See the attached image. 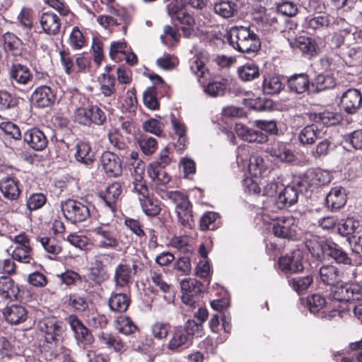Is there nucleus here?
Returning <instances> with one entry per match:
<instances>
[{
    "instance_id": "f257e3e1",
    "label": "nucleus",
    "mask_w": 362,
    "mask_h": 362,
    "mask_svg": "<svg viewBox=\"0 0 362 362\" xmlns=\"http://www.w3.org/2000/svg\"><path fill=\"white\" fill-rule=\"evenodd\" d=\"M37 327L44 334L45 343L42 353L45 360L61 362L68 356L69 349L61 341L62 323L54 317H45L38 322Z\"/></svg>"
},
{
    "instance_id": "f03ea898",
    "label": "nucleus",
    "mask_w": 362,
    "mask_h": 362,
    "mask_svg": "<svg viewBox=\"0 0 362 362\" xmlns=\"http://www.w3.org/2000/svg\"><path fill=\"white\" fill-rule=\"evenodd\" d=\"M305 238V244L313 257L321 259L325 255L338 264H351L352 260L348 254L337 243L311 234Z\"/></svg>"
},
{
    "instance_id": "7ed1b4c3",
    "label": "nucleus",
    "mask_w": 362,
    "mask_h": 362,
    "mask_svg": "<svg viewBox=\"0 0 362 362\" xmlns=\"http://www.w3.org/2000/svg\"><path fill=\"white\" fill-rule=\"evenodd\" d=\"M227 39L235 49L243 53L257 52L261 47L259 37L249 27H232L228 33Z\"/></svg>"
},
{
    "instance_id": "20e7f679",
    "label": "nucleus",
    "mask_w": 362,
    "mask_h": 362,
    "mask_svg": "<svg viewBox=\"0 0 362 362\" xmlns=\"http://www.w3.org/2000/svg\"><path fill=\"white\" fill-rule=\"evenodd\" d=\"M262 220L272 225V231L276 237L291 240H298L301 237L302 231L298 226L299 221L293 216L269 217L264 212Z\"/></svg>"
},
{
    "instance_id": "39448f33",
    "label": "nucleus",
    "mask_w": 362,
    "mask_h": 362,
    "mask_svg": "<svg viewBox=\"0 0 362 362\" xmlns=\"http://www.w3.org/2000/svg\"><path fill=\"white\" fill-rule=\"evenodd\" d=\"M248 146H240L237 151V163L240 168L247 166L248 170L253 177H263L268 169L264 159L259 156L253 155L249 158Z\"/></svg>"
},
{
    "instance_id": "423d86ee",
    "label": "nucleus",
    "mask_w": 362,
    "mask_h": 362,
    "mask_svg": "<svg viewBox=\"0 0 362 362\" xmlns=\"http://www.w3.org/2000/svg\"><path fill=\"white\" fill-rule=\"evenodd\" d=\"M91 232L98 248L111 250L119 245L118 233L115 226L109 223H100L93 227Z\"/></svg>"
},
{
    "instance_id": "0eeeda50",
    "label": "nucleus",
    "mask_w": 362,
    "mask_h": 362,
    "mask_svg": "<svg viewBox=\"0 0 362 362\" xmlns=\"http://www.w3.org/2000/svg\"><path fill=\"white\" fill-rule=\"evenodd\" d=\"M91 204L74 199H67L61 203V209L64 217L73 223L85 221L90 215Z\"/></svg>"
},
{
    "instance_id": "6e6552de",
    "label": "nucleus",
    "mask_w": 362,
    "mask_h": 362,
    "mask_svg": "<svg viewBox=\"0 0 362 362\" xmlns=\"http://www.w3.org/2000/svg\"><path fill=\"white\" fill-rule=\"evenodd\" d=\"M8 79L14 89L21 90L32 83L33 76L27 66L16 63L8 69Z\"/></svg>"
},
{
    "instance_id": "1a4fd4ad",
    "label": "nucleus",
    "mask_w": 362,
    "mask_h": 362,
    "mask_svg": "<svg viewBox=\"0 0 362 362\" xmlns=\"http://www.w3.org/2000/svg\"><path fill=\"white\" fill-rule=\"evenodd\" d=\"M332 177L329 171L322 169L308 170L297 182L300 190H308L311 187L325 185L331 182Z\"/></svg>"
},
{
    "instance_id": "9d476101",
    "label": "nucleus",
    "mask_w": 362,
    "mask_h": 362,
    "mask_svg": "<svg viewBox=\"0 0 362 362\" xmlns=\"http://www.w3.org/2000/svg\"><path fill=\"white\" fill-rule=\"evenodd\" d=\"M290 47L298 49L302 55L307 59H312L320 52L318 40L307 36H299L293 40H288Z\"/></svg>"
},
{
    "instance_id": "9b49d317",
    "label": "nucleus",
    "mask_w": 362,
    "mask_h": 362,
    "mask_svg": "<svg viewBox=\"0 0 362 362\" xmlns=\"http://www.w3.org/2000/svg\"><path fill=\"white\" fill-rule=\"evenodd\" d=\"M306 303L310 312L313 314L319 313L322 318L331 320L337 315H340L338 310H330L325 298L319 294L308 296Z\"/></svg>"
},
{
    "instance_id": "f8f14e48",
    "label": "nucleus",
    "mask_w": 362,
    "mask_h": 362,
    "mask_svg": "<svg viewBox=\"0 0 362 362\" xmlns=\"http://www.w3.org/2000/svg\"><path fill=\"white\" fill-rule=\"evenodd\" d=\"M67 322L74 332L75 339L79 346H82L83 349H86L93 343L94 337L90 331L76 315H70L67 317Z\"/></svg>"
},
{
    "instance_id": "ddd939ff",
    "label": "nucleus",
    "mask_w": 362,
    "mask_h": 362,
    "mask_svg": "<svg viewBox=\"0 0 362 362\" xmlns=\"http://www.w3.org/2000/svg\"><path fill=\"white\" fill-rule=\"evenodd\" d=\"M182 301L183 303L194 307L199 295L202 291V284L195 279H185L180 282Z\"/></svg>"
},
{
    "instance_id": "4468645a",
    "label": "nucleus",
    "mask_w": 362,
    "mask_h": 362,
    "mask_svg": "<svg viewBox=\"0 0 362 362\" xmlns=\"http://www.w3.org/2000/svg\"><path fill=\"white\" fill-rule=\"evenodd\" d=\"M266 152L274 162L292 164L297 163V158L293 151L283 142L277 141L272 144L267 148Z\"/></svg>"
},
{
    "instance_id": "2eb2a0df",
    "label": "nucleus",
    "mask_w": 362,
    "mask_h": 362,
    "mask_svg": "<svg viewBox=\"0 0 362 362\" xmlns=\"http://www.w3.org/2000/svg\"><path fill=\"white\" fill-rule=\"evenodd\" d=\"M302 259V252L295 250L279 259V268L286 274L300 272L303 269Z\"/></svg>"
},
{
    "instance_id": "dca6fc26",
    "label": "nucleus",
    "mask_w": 362,
    "mask_h": 362,
    "mask_svg": "<svg viewBox=\"0 0 362 362\" xmlns=\"http://www.w3.org/2000/svg\"><path fill=\"white\" fill-rule=\"evenodd\" d=\"M341 108L349 114H354L362 105V95L356 88H349L345 91L340 98Z\"/></svg>"
},
{
    "instance_id": "f3484780",
    "label": "nucleus",
    "mask_w": 362,
    "mask_h": 362,
    "mask_svg": "<svg viewBox=\"0 0 362 362\" xmlns=\"http://www.w3.org/2000/svg\"><path fill=\"white\" fill-rule=\"evenodd\" d=\"M104 255H95L91 262V266L88 274V279L98 285H100L109 278L104 264Z\"/></svg>"
},
{
    "instance_id": "a211bd4d",
    "label": "nucleus",
    "mask_w": 362,
    "mask_h": 362,
    "mask_svg": "<svg viewBox=\"0 0 362 362\" xmlns=\"http://www.w3.org/2000/svg\"><path fill=\"white\" fill-rule=\"evenodd\" d=\"M100 165L109 177H117L122 173V164L119 158L110 151H105L100 158Z\"/></svg>"
},
{
    "instance_id": "6ab92c4d",
    "label": "nucleus",
    "mask_w": 362,
    "mask_h": 362,
    "mask_svg": "<svg viewBox=\"0 0 362 362\" xmlns=\"http://www.w3.org/2000/svg\"><path fill=\"white\" fill-rule=\"evenodd\" d=\"M98 83L100 85V90L101 93L107 98V103L110 107H105L107 110H112V105L116 104V98L115 93V78L109 74H103L98 77Z\"/></svg>"
},
{
    "instance_id": "aec40b11",
    "label": "nucleus",
    "mask_w": 362,
    "mask_h": 362,
    "mask_svg": "<svg viewBox=\"0 0 362 362\" xmlns=\"http://www.w3.org/2000/svg\"><path fill=\"white\" fill-rule=\"evenodd\" d=\"M298 200V191L295 186L287 185L283 187L276 199L271 200L274 204H276L274 209L272 211H274L275 209H281L286 207H289L296 203Z\"/></svg>"
},
{
    "instance_id": "412c9836",
    "label": "nucleus",
    "mask_w": 362,
    "mask_h": 362,
    "mask_svg": "<svg viewBox=\"0 0 362 362\" xmlns=\"http://www.w3.org/2000/svg\"><path fill=\"white\" fill-rule=\"evenodd\" d=\"M39 22L43 32L47 35H56L60 31L61 20L52 11L43 12L39 17Z\"/></svg>"
},
{
    "instance_id": "4be33fe9",
    "label": "nucleus",
    "mask_w": 362,
    "mask_h": 362,
    "mask_svg": "<svg viewBox=\"0 0 362 362\" xmlns=\"http://www.w3.org/2000/svg\"><path fill=\"white\" fill-rule=\"evenodd\" d=\"M55 100L52 90L47 86L37 88L31 95L32 103L37 107L43 108L51 106Z\"/></svg>"
},
{
    "instance_id": "5701e85b",
    "label": "nucleus",
    "mask_w": 362,
    "mask_h": 362,
    "mask_svg": "<svg viewBox=\"0 0 362 362\" xmlns=\"http://www.w3.org/2000/svg\"><path fill=\"white\" fill-rule=\"evenodd\" d=\"M235 131L239 137L248 142L263 144L267 141L268 136L265 133L249 128L242 123L235 124Z\"/></svg>"
},
{
    "instance_id": "b1692460",
    "label": "nucleus",
    "mask_w": 362,
    "mask_h": 362,
    "mask_svg": "<svg viewBox=\"0 0 362 362\" xmlns=\"http://www.w3.org/2000/svg\"><path fill=\"white\" fill-rule=\"evenodd\" d=\"M324 134L322 128L317 124L313 123L300 129L298 133V141L302 145H312L317 139H322Z\"/></svg>"
},
{
    "instance_id": "393cba45",
    "label": "nucleus",
    "mask_w": 362,
    "mask_h": 362,
    "mask_svg": "<svg viewBox=\"0 0 362 362\" xmlns=\"http://www.w3.org/2000/svg\"><path fill=\"white\" fill-rule=\"evenodd\" d=\"M23 139L30 148L35 151L45 149L48 143L45 134L37 128L27 130L24 133Z\"/></svg>"
},
{
    "instance_id": "a878e982",
    "label": "nucleus",
    "mask_w": 362,
    "mask_h": 362,
    "mask_svg": "<svg viewBox=\"0 0 362 362\" xmlns=\"http://www.w3.org/2000/svg\"><path fill=\"white\" fill-rule=\"evenodd\" d=\"M319 275L322 283L334 286L341 281L344 273L333 264H325L320 268Z\"/></svg>"
},
{
    "instance_id": "bb28decb",
    "label": "nucleus",
    "mask_w": 362,
    "mask_h": 362,
    "mask_svg": "<svg viewBox=\"0 0 362 362\" xmlns=\"http://www.w3.org/2000/svg\"><path fill=\"white\" fill-rule=\"evenodd\" d=\"M0 192L4 198L11 201L16 200L21 194L18 180L9 176L1 178L0 180Z\"/></svg>"
},
{
    "instance_id": "cd10ccee",
    "label": "nucleus",
    "mask_w": 362,
    "mask_h": 362,
    "mask_svg": "<svg viewBox=\"0 0 362 362\" xmlns=\"http://www.w3.org/2000/svg\"><path fill=\"white\" fill-rule=\"evenodd\" d=\"M191 341L189 334L182 329V327H175L168 341V349L170 351H178L180 349L188 346Z\"/></svg>"
},
{
    "instance_id": "c85d7f7f",
    "label": "nucleus",
    "mask_w": 362,
    "mask_h": 362,
    "mask_svg": "<svg viewBox=\"0 0 362 362\" xmlns=\"http://www.w3.org/2000/svg\"><path fill=\"white\" fill-rule=\"evenodd\" d=\"M214 13L223 18L235 16L238 11L236 3L229 0H216L213 4Z\"/></svg>"
},
{
    "instance_id": "c756f323",
    "label": "nucleus",
    "mask_w": 362,
    "mask_h": 362,
    "mask_svg": "<svg viewBox=\"0 0 362 362\" xmlns=\"http://www.w3.org/2000/svg\"><path fill=\"white\" fill-rule=\"evenodd\" d=\"M327 206L332 210L339 209L346 202L345 189L342 187H333L325 198Z\"/></svg>"
},
{
    "instance_id": "7c9ffc66",
    "label": "nucleus",
    "mask_w": 362,
    "mask_h": 362,
    "mask_svg": "<svg viewBox=\"0 0 362 362\" xmlns=\"http://www.w3.org/2000/svg\"><path fill=\"white\" fill-rule=\"evenodd\" d=\"M74 157L76 160L86 165H91L95 158V153L88 142L78 141L76 146Z\"/></svg>"
},
{
    "instance_id": "2f4dec72",
    "label": "nucleus",
    "mask_w": 362,
    "mask_h": 362,
    "mask_svg": "<svg viewBox=\"0 0 362 362\" xmlns=\"http://www.w3.org/2000/svg\"><path fill=\"white\" fill-rule=\"evenodd\" d=\"M337 230L339 235L349 237L362 233V225L358 220L354 218H347L341 220L337 224ZM349 239V238H348Z\"/></svg>"
},
{
    "instance_id": "473e14b6",
    "label": "nucleus",
    "mask_w": 362,
    "mask_h": 362,
    "mask_svg": "<svg viewBox=\"0 0 362 362\" xmlns=\"http://www.w3.org/2000/svg\"><path fill=\"white\" fill-rule=\"evenodd\" d=\"M3 313L6 321L11 324H19L24 322L27 317L25 308L20 305L6 307Z\"/></svg>"
},
{
    "instance_id": "72a5a7b5",
    "label": "nucleus",
    "mask_w": 362,
    "mask_h": 362,
    "mask_svg": "<svg viewBox=\"0 0 362 362\" xmlns=\"http://www.w3.org/2000/svg\"><path fill=\"white\" fill-rule=\"evenodd\" d=\"M18 288L9 277H0V298L3 300H13L17 298Z\"/></svg>"
},
{
    "instance_id": "f704fd0d",
    "label": "nucleus",
    "mask_w": 362,
    "mask_h": 362,
    "mask_svg": "<svg viewBox=\"0 0 362 362\" xmlns=\"http://www.w3.org/2000/svg\"><path fill=\"white\" fill-rule=\"evenodd\" d=\"M130 303V298L122 293H112L109 298L108 304L110 310L114 312H125Z\"/></svg>"
},
{
    "instance_id": "c9c22d12",
    "label": "nucleus",
    "mask_w": 362,
    "mask_h": 362,
    "mask_svg": "<svg viewBox=\"0 0 362 362\" xmlns=\"http://www.w3.org/2000/svg\"><path fill=\"white\" fill-rule=\"evenodd\" d=\"M288 85L291 91L303 93L308 88V76L305 74H295L288 79Z\"/></svg>"
},
{
    "instance_id": "e433bc0d",
    "label": "nucleus",
    "mask_w": 362,
    "mask_h": 362,
    "mask_svg": "<svg viewBox=\"0 0 362 362\" xmlns=\"http://www.w3.org/2000/svg\"><path fill=\"white\" fill-rule=\"evenodd\" d=\"M311 119L320 127L321 124L325 126H332L339 123L341 119L339 114L325 111L319 113H314Z\"/></svg>"
},
{
    "instance_id": "4c0bfd02",
    "label": "nucleus",
    "mask_w": 362,
    "mask_h": 362,
    "mask_svg": "<svg viewBox=\"0 0 362 362\" xmlns=\"http://www.w3.org/2000/svg\"><path fill=\"white\" fill-rule=\"evenodd\" d=\"M122 193L121 185L118 182H113L107 188L103 197V202L108 206L112 211L115 207V202Z\"/></svg>"
},
{
    "instance_id": "58836bf2",
    "label": "nucleus",
    "mask_w": 362,
    "mask_h": 362,
    "mask_svg": "<svg viewBox=\"0 0 362 362\" xmlns=\"http://www.w3.org/2000/svg\"><path fill=\"white\" fill-rule=\"evenodd\" d=\"M132 277V269L129 265L120 264L115 268L114 276L117 286L124 287L129 284Z\"/></svg>"
},
{
    "instance_id": "ea45409f",
    "label": "nucleus",
    "mask_w": 362,
    "mask_h": 362,
    "mask_svg": "<svg viewBox=\"0 0 362 362\" xmlns=\"http://www.w3.org/2000/svg\"><path fill=\"white\" fill-rule=\"evenodd\" d=\"M281 89L282 83L278 76L268 75L264 76L262 83V90L264 94H277L281 90Z\"/></svg>"
},
{
    "instance_id": "a19ab883",
    "label": "nucleus",
    "mask_w": 362,
    "mask_h": 362,
    "mask_svg": "<svg viewBox=\"0 0 362 362\" xmlns=\"http://www.w3.org/2000/svg\"><path fill=\"white\" fill-rule=\"evenodd\" d=\"M115 327L121 334L130 335L134 334L137 327L132 319L126 315H119L115 320Z\"/></svg>"
},
{
    "instance_id": "79ce46f5",
    "label": "nucleus",
    "mask_w": 362,
    "mask_h": 362,
    "mask_svg": "<svg viewBox=\"0 0 362 362\" xmlns=\"http://www.w3.org/2000/svg\"><path fill=\"white\" fill-rule=\"evenodd\" d=\"M206 60L207 59L204 54L203 53H200L196 54L189 62L192 72L196 75L199 79L204 77L207 71L206 67Z\"/></svg>"
},
{
    "instance_id": "37998d69",
    "label": "nucleus",
    "mask_w": 362,
    "mask_h": 362,
    "mask_svg": "<svg viewBox=\"0 0 362 362\" xmlns=\"http://www.w3.org/2000/svg\"><path fill=\"white\" fill-rule=\"evenodd\" d=\"M238 74L242 81H250L259 76V68L253 63H247L238 69Z\"/></svg>"
},
{
    "instance_id": "c03bdc74",
    "label": "nucleus",
    "mask_w": 362,
    "mask_h": 362,
    "mask_svg": "<svg viewBox=\"0 0 362 362\" xmlns=\"http://www.w3.org/2000/svg\"><path fill=\"white\" fill-rule=\"evenodd\" d=\"M98 339L101 344L105 345L110 349H113L115 351H121L124 347V344L122 339L117 337L110 333L102 332Z\"/></svg>"
},
{
    "instance_id": "a18cd8bd",
    "label": "nucleus",
    "mask_w": 362,
    "mask_h": 362,
    "mask_svg": "<svg viewBox=\"0 0 362 362\" xmlns=\"http://www.w3.org/2000/svg\"><path fill=\"white\" fill-rule=\"evenodd\" d=\"M143 211L149 216H155L160 211L159 202L153 199L148 196L145 198L140 199L139 201Z\"/></svg>"
},
{
    "instance_id": "49530a36",
    "label": "nucleus",
    "mask_w": 362,
    "mask_h": 362,
    "mask_svg": "<svg viewBox=\"0 0 362 362\" xmlns=\"http://www.w3.org/2000/svg\"><path fill=\"white\" fill-rule=\"evenodd\" d=\"M165 197L175 205L176 210L190 206L187 196L180 191L166 192Z\"/></svg>"
},
{
    "instance_id": "de8ad7c7",
    "label": "nucleus",
    "mask_w": 362,
    "mask_h": 362,
    "mask_svg": "<svg viewBox=\"0 0 362 362\" xmlns=\"http://www.w3.org/2000/svg\"><path fill=\"white\" fill-rule=\"evenodd\" d=\"M86 43V38L80 28L75 26L69 35V44L75 50L82 49Z\"/></svg>"
},
{
    "instance_id": "09e8293b",
    "label": "nucleus",
    "mask_w": 362,
    "mask_h": 362,
    "mask_svg": "<svg viewBox=\"0 0 362 362\" xmlns=\"http://www.w3.org/2000/svg\"><path fill=\"white\" fill-rule=\"evenodd\" d=\"M175 19L182 25L181 30L183 35L186 37H191L194 33V20L193 17L184 11L180 13Z\"/></svg>"
},
{
    "instance_id": "8fccbe9b",
    "label": "nucleus",
    "mask_w": 362,
    "mask_h": 362,
    "mask_svg": "<svg viewBox=\"0 0 362 362\" xmlns=\"http://www.w3.org/2000/svg\"><path fill=\"white\" fill-rule=\"evenodd\" d=\"M354 288L353 283L346 284L339 288L335 292V298L339 301H354L356 298V293Z\"/></svg>"
},
{
    "instance_id": "3c124183",
    "label": "nucleus",
    "mask_w": 362,
    "mask_h": 362,
    "mask_svg": "<svg viewBox=\"0 0 362 362\" xmlns=\"http://www.w3.org/2000/svg\"><path fill=\"white\" fill-rule=\"evenodd\" d=\"M313 281V276L307 275L305 276L292 278L288 280V284L296 292L300 293L305 291L311 285Z\"/></svg>"
},
{
    "instance_id": "603ef678",
    "label": "nucleus",
    "mask_w": 362,
    "mask_h": 362,
    "mask_svg": "<svg viewBox=\"0 0 362 362\" xmlns=\"http://www.w3.org/2000/svg\"><path fill=\"white\" fill-rule=\"evenodd\" d=\"M138 143L141 150L146 155H151L157 149V141L151 136L141 135L138 139Z\"/></svg>"
},
{
    "instance_id": "864d4df0",
    "label": "nucleus",
    "mask_w": 362,
    "mask_h": 362,
    "mask_svg": "<svg viewBox=\"0 0 362 362\" xmlns=\"http://www.w3.org/2000/svg\"><path fill=\"white\" fill-rule=\"evenodd\" d=\"M170 329V325L163 322H156L151 327L153 337L158 340H165Z\"/></svg>"
},
{
    "instance_id": "5fc2aeb1",
    "label": "nucleus",
    "mask_w": 362,
    "mask_h": 362,
    "mask_svg": "<svg viewBox=\"0 0 362 362\" xmlns=\"http://www.w3.org/2000/svg\"><path fill=\"white\" fill-rule=\"evenodd\" d=\"M261 185H262V195L269 197H273L276 195L278 189L284 187L281 182L276 180L274 177L268 180H264L261 183Z\"/></svg>"
},
{
    "instance_id": "6e6d98bb",
    "label": "nucleus",
    "mask_w": 362,
    "mask_h": 362,
    "mask_svg": "<svg viewBox=\"0 0 362 362\" xmlns=\"http://www.w3.org/2000/svg\"><path fill=\"white\" fill-rule=\"evenodd\" d=\"M18 98L5 90H0V110H8L16 107Z\"/></svg>"
},
{
    "instance_id": "4d7b16f0",
    "label": "nucleus",
    "mask_w": 362,
    "mask_h": 362,
    "mask_svg": "<svg viewBox=\"0 0 362 362\" xmlns=\"http://www.w3.org/2000/svg\"><path fill=\"white\" fill-rule=\"evenodd\" d=\"M280 20L279 13L274 11H268L262 17V23L273 30L279 29Z\"/></svg>"
},
{
    "instance_id": "13d9d810",
    "label": "nucleus",
    "mask_w": 362,
    "mask_h": 362,
    "mask_svg": "<svg viewBox=\"0 0 362 362\" xmlns=\"http://www.w3.org/2000/svg\"><path fill=\"white\" fill-rule=\"evenodd\" d=\"M40 242L45 250L49 254L57 255L62 250V246L54 238L42 237L40 238Z\"/></svg>"
},
{
    "instance_id": "bf43d9fd",
    "label": "nucleus",
    "mask_w": 362,
    "mask_h": 362,
    "mask_svg": "<svg viewBox=\"0 0 362 362\" xmlns=\"http://www.w3.org/2000/svg\"><path fill=\"white\" fill-rule=\"evenodd\" d=\"M169 245L184 255H187L191 251L188 238L186 236H175L170 239Z\"/></svg>"
},
{
    "instance_id": "052dcab7",
    "label": "nucleus",
    "mask_w": 362,
    "mask_h": 362,
    "mask_svg": "<svg viewBox=\"0 0 362 362\" xmlns=\"http://www.w3.org/2000/svg\"><path fill=\"white\" fill-rule=\"evenodd\" d=\"M151 280L153 285L164 293L170 292L171 286L165 281V276L158 272L153 271L151 274Z\"/></svg>"
},
{
    "instance_id": "680f3d73",
    "label": "nucleus",
    "mask_w": 362,
    "mask_h": 362,
    "mask_svg": "<svg viewBox=\"0 0 362 362\" xmlns=\"http://www.w3.org/2000/svg\"><path fill=\"white\" fill-rule=\"evenodd\" d=\"M13 259L28 264L33 259L31 247H15L12 252Z\"/></svg>"
},
{
    "instance_id": "e2e57ef3",
    "label": "nucleus",
    "mask_w": 362,
    "mask_h": 362,
    "mask_svg": "<svg viewBox=\"0 0 362 362\" xmlns=\"http://www.w3.org/2000/svg\"><path fill=\"white\" fill-rule=\"evenodd\" d=\"M144 105L151 110H156L159 107L157 99V92L154 87L148 88L143 95Z\"/></svg>"
},
{
    "instance_id": "0e129e2a",
    "label": "nucleus",
    "mask_w": 362,
    "mask_h": 362,
    "mask_svg": "<svg viewBox=\"0 0 362 362\" xmlns=\"http://www.w3.org/2000/svg\"><path fill=\"white\" fill-rule=\"evenodd\" d=\"M71 245L81 250L90 249V243L87 237L76 233L69 234L66 239Z\"/></svg>"
},
{
    "instance_id": "69168bd1",
    "label": "nucleus",
    "mask_w": 362,
    "mask_h": 362,
    "mask_svg": "<svg viewBox=\"0 0 362 362\" xmlns=\"http://www.w3.org/2000/svg\"><path fill=\"white\" fill-rule=\"evenodd\" d=\"M108 139L110 144L119 150H124L127 148L126 139L122 136L118 129H113L108 134Z\"/></svg>"
},
{
    "instance_id": "338daca9",
    "label": "nucleus",
    "mask_w": 362,
    "mask_h": 362,
    "mask_svg": "<svg viewBox=\"0 0 362 362\" xmlns=\"http://www.w3.org/2000/svg\"><path fill=\"white\" fill-rule=\"evenodd\" d=\"M180 223L185 227L192 228L194 220L192 214L191 207L188 206L186 209H180L176 210Z\"/></svg>"
},
{
    "instance_id": "774afa93",
    "label": "nucleus",
    "mask_w": 362,
    "mask_h": 362,
    "mask_svg": "<svg viewBox=\"0 0 362 362\" xmlns=\"http://www.w3.org/2000/svg\"><path fill=\"white\" fill-rule=\"evenodd\" d=\"M0 129L11 138L18 140L21 138L19 127L11 122H2L0 123Z\"/></svg>"
}]
</instances>
